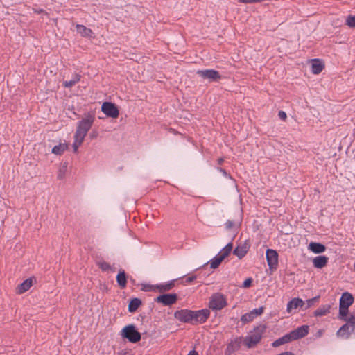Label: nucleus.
I'll list each match as a JSON object with an SVG mask.
<instances>
[{
	"label": "nucleus",
	"mask_w": 355,
	"mask_h": 355,
	"mask_svg": "<svg viewBox=\"0 0 355 355\" xmlns=\"http://www.w3.org/2000/svg\"><path fill=\"white\" fill-rule=\"evenodd\" d=\"M94 120V114L92 112H88L85 118L78 121L74 137H79L80 143L83 142L85 137L92 128Z\"/></svg>",
	"instance_id": "1"
},
{
	"label": "nucleus",
	"mask_w": 355,
	"mask_h": 355,
	"mask_svg": "<svg viewBox=\"0 0 355 355\" xmlns=\"http://www.w3.org/2000/svg\"><path fill=\"white\" fill-rule=\"evenodd\" d=\"M266 329V324H261L254 327L251 334L247 336L244 340V343L247 347L252 348L257 345L261 341L262 335Z\"/></svg>",
	"instance_id": "2"
},
{
	"label": "nucleus",
	"mask_w": 355,
	"mask_h": 355,
	"mask_svg": "<svg viewBox=\"0 0 355 355\" xmlns=\"http://www.w3.org/2000/svg\"><path fill=\"white\" fill-rule=\"evenodd\" d=\"M123 338L128 340L130 343H137L141 340V334L139 332L135 324H130L125 326L121 332Z\"/></svg>",
	"instance_id": "3"
},
{
	"label": "nucleus",
	"mask_w": 355,
	"mask_h": 355,
	"mask_svg": "<svg viewBox=\"0 0 355 355\" xmlns=\"http://www.w3.org/2000/svg\"><path fill=\"white\" fill-rule=\"evenodd\" d=\"M227 304L225 295L220 293H216L210 297L209 307L212 310L219 311L225 307Z\"/></svg>",
	"instance_id": "4"
},
{
	"label": "nucleus",
	"mask_w": 355,
	"mask_h": 355,
	"mask_svg": "<svg viewBox=\"0 0 355 355\" xmlns=\"http://www.w3.org/2000/svg\"><path fill=\"white\" fill-rule=\"evenodd\" d=\"M191 322L193 325L205 323L210 315V311L207 309H203L198 311H191Z\"/></svg>",
	"instance_id": "5"
},
{
	"label": "nucleus",
	"mask_w": 355,
	"mask_h": 355,
	"mask_svg": "<svg viewBox=\"0 0 355 355\" xmlns=\"http://www.w3.org/2000/svg\"><path fill=\"white\" fill-rule=\"evenodd\" d=\"M178 295L177 293H161L154 301L157 303L162 304L163 306H171L177 302Z\"/></svg>",
	"instance_id": "6"
},
{
	"label": "nucleus",
	"mask_w": 355,
	"mask_h": 355,
	"mask_svg": "<svg viewBox=\"0 0 355 355\" xmlns=\"http://www.w3.org/2000/svg\"><path fill=\"white\" fill-rule=\"evenodd\" d=\"M101 111L107 116L116 119L119 115L117 105L112 102L105 101L101 105Z\"/></svg>",
	"instance_id": "7"
},
{
	"label": "nucleus",
	"mask_w": 355,
	"mask_h": 355,
	"mask_svg": "<svg viewBox=\"0 0 355 355\" xmlns=\"http://www.w3.org/2000/svg\"><path fill=\"white\" fill-rule=\"evenodd\" d=\"M266 261L270 270H276L278 266V253L273 249H267L266 252Z\"/></svg>",
	"instance_id": "8"
},
{
	"label": "nucleus",
	"mask_w": 355,
	"mask_h": 355,
	"mask_svg": "<svg viewBox=\"0 0 355 355\" xmlns=\"http://www.w3.org/2000/svg\"><path fill=\"white\" fill-rule=\"evenodd\" d=\"M196 73L204 79H209L210 82L217 81L221 78L220 73L215 69L198 70Z\"/></svg>",
	"instance_id": "9"
},
{
	"label": "nucleus",
	"mask_w": 355,
	"mask_h": 355,
	"mask_svg": "<svg viewBox=\"0 0 355 355\" xmlns=\"http://www.w3.org/2000/svg\"><path fill=\"white\" fill-rule=\"evenodd\" d=\"M309 327L308 325H302L297 329L289 332L293 340L302 338L308 335Z\"/></svg>",
	"instance_id": "10"
},
{
	"label": "nucleus",
	"mask_w": 355,
	"mask_h": 355,
	"mask_svg": "<svg viewBox=\"0 0 355 355\" xmlns=\"http://www.w3.org/2000/svg\"><path fill=\"white\" fill-rule=\"evenodd\" d=\"M191 311L192 310L189 309H181L178 310L174 313V317L178 320L179 321L184 323H190L191 322Z\"/></svg>",
	"instance_id": "11"
},
{
	"label": "nucleus",
	"mask_w": 355,
	"mask_h": 355,
	"mask_svg": "<svg viewBox=\"0 0 355 355\" xmlns=\"http://www.w3.org/2000/svg\"><path fill=\"white\" fill-rule=\"evenodd\" d=\"M265 308L260 306L258 309H254L250 312L245 313L241 318V320L243 323L252 322L257 316L261 315L264 311Z\"/></svg>",
	"instance_id": "12"
},
{
	"label": "nucleus",
	"mask_w": 355,
	"mask_h": 355,
	"mask_svg": "<svg viewBox=\"0 0 355 355\" xmlns=\"http://www.w3.org/2000/svg\"><path fill=\"white\" fill-rule=\"evenodd\" d=\"M241 337H236L234 340H232L227 344L224 355H232L234 352L239 350L241 347Z\"/></svg>",
	"instance_id": "13"
},
{
	"label": "nucleus",
	"mask_w": 355,
	"mask_h": 355,
	"mask_svg": "<svg viewBox=\"0 0 355 355\" xmlns=\"http://www.w3.org/2000/svg\"><path fill=\"white\" fill-rule=\"evenodd\" d=\"M250 247L249 241L246 240L243 244L239 245L234 250L233 254L239 259L243 258L248 253Z\"/></svg>",
	"instance_id": "14"
},
{
	"label": "nucleus",
	"mask_w": 355,
	"mask_h": 355,
	"mask_svg": "<svg viewBox=\"0 0 355 355\" xmlns=\"http://www.w3.org/2000/svg\"><path fill=\"white\" fill-rule=\"evenodd\" d=\"M33 282H36V278L35 277H31L25 279L22 283L17 286V293L18 294H22L28 291L32 286Z\"/></svg>",
	"instance_id": "15"
},
{
	"label": "nucleus",
	"mask_w": 355,
	"mask_h": 355,
	"mask_svg": "<svg viewBox=\"0 0 355 355\" xmlns=\"http://www.w3.org/2000/svg\"><path fill=\"white\" fill-rule=\"evenodd\" d=\"M304 306H305V302L301 298L294 297L288 302L286 311L288 313H291L293 309L297 308H300L303 311Z\"/></svg>",
	"instance_id": "16"
},
{
	"label": "nucleus",
	"mask_w": 355,
	"mask_h": 355,
	"mask_svg": "<svg viewBox=\"0 0 355 355\" xmlns=\"http://www.w3.org/2000/svg\"><path fill=\"white\" fill-rule=\"evenodd\" d=\"M354 300V298L352 294L349 292H344L340 298L339 305L349 308L353 304Z\"/></svg>",
	"instance_id": "17"
},
{
	"label": "nucleus",
	"mask_w": 355,
	"mask_h": 355,
	"mask_svg": "<svg viewBox=\"0 0 355 355\" xmlns=\"http://www.w3.org/2000/svg\"><path fill=\"white\" fill-rule=\"evenodd\" d=\"M329 258L325 255L315 257L313 259V265L315 268L321 269L328 263Z\"/></svg>",
	"instance_id": "18"
},
{
	"label": "nucleus",
	"mask_w": 355,
	"mask_h": 355,
	"mask_svg": "<svg viewBox=\"0 0 355 355\" xmlns=\"http://www.w3.org/2000/svg\"><path fill=\"white\" fill-rule=\"evenodd\" d=\"M178 281V279H173L169 281L168 282L163 284H156L155 288L157 290V292L160 293H165L167 291H171L175 285V282Z\"/></svg>",
	"instance_id": "19"
},
{
	"label": "nucleus",
	"mask_w": 355,
	"mask_h": 355,
	"mask_svg": "<svg viewBox=\"0 0 355 355\" xmlns=\"http://www.w3.org/2000/svg\"><path fill=\"white\" fill-rule=\"evenodd\" d=\"M308 249L315 254H320L325 252L327 248L321 243L312 241L309 244Z\"/></svg>",
	"instance_id": "20"
},
{
	"label": "nucleus",
	"mask_w": 355,
	"mask_h": 355,
	"mask_svg": "<svg viewBox=\"0 0 355 355\" xmlns=\"http://www.w3.org/2000/svg\"><path fill=\"white\" fill-rule=\"evenodd\" d=\"M116 279V282L121 288L123 289L126 287L128 276L124 270H119Z\"/></svg>",
	"instance_id": "21"
},
{
	"label": "nucleus",
	"mask_w": 355,
	"mask_h": 355,
	"mask_svg": "<svg viewBox=\"0 0 355 355\" xmlns=\"http://www.w3.org/2000/svg\"><path fill=\"white\" fill-rule=\"evenodd\" d=\"M311 71L313 74H319L324 68V63L320 59L311 60Z\"/></svg>",
	"instance_id": "22"
},
{
	"label": "nucleus",
	"mask_w": 355,
	"mask_h": 355,
	"mask_svg": "<svg viewBox=\"0 0 355 355\" xmlns=\"http://www.w3.org/2000/svg\"><path fill=\"white\" fill-rule=\"evenodd\" d=\"M142 304V301L141 299L138 297L131 298L129 301L128 304V311L130 313H135L139 309V307Z\"/></svg>",
	"instance_id": "23"
},
{
	"label": "nucleus",
	"mask_w": 355,
	"mask_h": 355,
	"mask_svg": "<svg viewBox=\"0 0 355 355\" xmlns=\"http://www.w3.org/2000/svg\"><path fill=\"white\" fill-rule=\"evenodd\" d=\"M292 341H293V340L290 334L288 333V334H285L284 336H282L281 338L275 340L272 343L271 345L273 347H279L280 345L291 343Z\"/></svg>",
	"instance_id": "24"
},
{
	"label": "nucleus",
	"mask_w": 355,
	"mask_h": 355,
	"mask_svg": "<svg viewBox=\"0 0 355 355\" xmlns=\"http://www.w3.org/2000/svg\"><path fill=\"white\" fill-rule=\"evenodd\" d=\"M76 31L83 37H92L93 35V31L92 29L86 27L84 25L77 24Z\"/></svg>",
	"instance_id": "25"
},
{
	"label": "nucleus",
	"mask_w": 355,
	"mask_h": 355,
	"mask_svg": "<svg viewBox=\"0 0 355 355\" xmlns=\"http://www.w3.org/2000/svg\"><path fill=\"white\" fill-rule=\"evenodd\" d=\"M330 309H331V305H329V304L322 305L313 312V315L315 317H321V316L326 315L327 313H329L330 312Z\"/></svg>",
	"instance_id": "26"
},
{
	"label": "nucleus",
	"mask_w": 355,
	"mask_h": 355,
	"mask_svg": "<svg viewBox=\"0 0 355 355\" xmlns=\"http://www.w3.org/2000/svg\"><path fill=\"white\" fill-rule=\"evenodd\" d=\"M233 249V243L232 242H229L218 254L219 257H221V259H225L227 258L231 253Z\"/></svg>",
	"instance_id": "27"
},
{
	"label": "nucleus",
	"mask_w": 355,
	"mask_h": 355,
	"mask_svg": "<svg viewBox=\"0 0 355 355\" xmlns=\"http://www.w3.org/2000/svg\"><path fill=\"white\" fill-rule=\"evenodd\" d=\"M67 148V144H60L52 148L51 153L57 155H61Z\"/></svg>",
	"instance_id": "28"
},
{
	"label": "nucleus",
	"mask_w": 355,
	"mask_h": 355,
	"mask_svg": "<svg viewBox=\"0 0 355 355\" xmlns=\"http://www.w3.org/2000/svg\"><path fill=\"white\" fill-rule=\"evenodd\" d=\"M81 76L76 73L75 76L70 80H66L63 82V86L67 88H70L72 86L75 85L80 80Z\"/></svg>",
	"instance_id": "29"
},
{
	"label": "nucleus",
	"mask_w": 355,
	"mask_h": 355,
	"mask_svg": "<svg viewBox=\"0 0 355 355\" xmlns=\"http://www.w3.org/2000/svg\"><path fill=\"white\" fill-rule=\"evenodd\" d=\"M349 308L339 305V314L338 318L341 320H347Z\"/></svg>",
	"instance_id": "30"
},
{
	"label": "nucleus",
	"mask_w": 355,
	"mask_h": 355,
	"mask_svg": "<svg viewBox=\"0 0 355 355\" xmlns=\"http://www.w3.org/2000/svg\"><path fill=\"white\" fill-rule=\"evenodd\" d=\"M223 261V259H221V257H219L218 254H217L209 261L210 268L211 269H216V268H218Z\"/></svg>",
	"instance_id": "31"
},
{
	"label": "nucleus",
	"mask_w": 355,
	"mask_h": 355,
	"mask_svg": "<svg viewBox=\"0 0 355 355\" xmlns=\"http://www.w3.org/2000/svg\"><path fill=\"white\" fill-rule=\"evenodd\" d=\"M349 324L347 322L345 324H344L339 329L338 331H337V335L338 336H343L344 334H347L348 335H349L351 334V332H352L354 331V328L352 329L351 331H349Z\"/></svg>",
	"instance_id": "32"
},
{
	"label": "nucleus",
	"mask_w": 355,
	"mask_h": 355,
	"mask_svg": "<svg viewBox=\"0 0 355 355\" xmlns=\"http://www.w3.org/2000/svg\"><path fill=\"white\" fill-rule=\"evenodd\" d=\"M320 297V295H317L313 298L307 300L306 303H305V306H304V308L303 309V311L307 310L308 309L313 306L315 303L318 302Z\"/></svg>",
	"instance_id": "33"
},
{
	"label": "nucleus",
	"mask_w": 355,
	"mask_h": 355,
	"mask_svg": "<svg viewBox=\"0 0 355 355\" xmlns=\"http://www.w3.org/2000/svg\"><path fill=\"white\" fill-rule=\"evenodd\" d=\"M68 163L64 162L62 165L60 166V168L58 170V180H62L66 174L67 169Z\"/></svg>",
	"instance_id": "34"
},
{
	"label": "nucleus",
	"mask_w": 355,
	"mask_h": 355,
	"mask_svg": "<svg viewBox=\"0 0 355 355\" xmlns=\"http://www.w3.org/2000/svg\"><path fill=\"white\" fill-rule=\"evenodd\" d=\"M97 266L99 268L101 269L102 271H107L108 270H112V266L105 261H101L97 262Z\"/></svg>",
	"instance_id": "35"
},
{
	"label": "nucleus",
	"mask_w": 355,
	"mask_h": 355,
	"mask_svg": "<svg viewBox=\"0 0 355 355\" xmlns=\"http://www.w3.org/2000/svg\"><path fill=\"white\" fill-rule=\"evenodd\" d=\"M141 291L145 292H150V291H157V288H155L156 285H151L148 284H141Z\"/></svg>",
	"instance_id": "36"
},
{
	"label": "nucleus",
	"mask_w": 355,
	"mask_h": 355,
	"mask_svg": "<svg viewBox=\"0 0 355 355\" xmlns=\"http://www.w3.org/2000/svg\"><path fill=\"white\" fill-rule=\"evenodd\" d=\"M346 25L350 28H355V15H349L347 17Z\"/></svg>",
	"instance_id": "37"
},
{
	"label": "nucleus",
	"mask_w": 355,
	"mask_h": 355,
	"mask_svg": "<svg viewBox=\"0 0 355 355\" xmlns=\"http://www.w3.org/2000/svg\"><path fill=\"white\" fill-rule=\"evenodd\" d=\"M74 139H75V141L73 144V152L75 153H77L78 152V147L83 144V142L80 143L79 137H74Z\"/></svg>",
	"instance_id": "38"
},
{
	"label": "nucleus",
	"mask_w": 355,
	"mask_h": 355,
	"mask_svg": "<svg viewBox=\"0 0 355 355\" xmlns=\"http://www.w3.org/2000/svg\"><path fill=\"white\" fill-rule=\"evenodd\" d=\"M252 282L253 279L251 277H248L243 281L242 286L245 288H250L252 286Z\"/></svg>",
	"instance_id": "39"
},
{
	"label": "nucleus",
	"mask_w": 355,
	"mask_h": 355,
	"mask_svg": "<svg viewBox=\"0 0 355 355\" xmlns=\"http://www.w3.org/2000/svg\"><path fill=\"white\" fill-rule=\"evenodd\" d=\"M347 322L350 326L353 327L354 329L355 327V314L351 315L349 317H347V320H345Z\"/></svg>",
	"instance_id": "40"
},
{
	"label": "nucleus",
	"mask_w": 355,
	"mask_h": 355,
	"mask_svg": "<svg viewBox=\"0 0 355 355\" xmlns=\"http://www.w3.org/2000/svg\"><path fill=\"white\" fill-rule=\"evenodd\" d=\"M197 278V276L196 275H191L190 277H188L185 279V280L184 282H182V284H191L192 283L194 280H196Z\"/></svg>",
	"instance_id": "41"
},
{
	"label": "nucleus",
	"mask_w": 355,
	"mask_h": 355,
	"mask_svg": "<svg viewBox=\"0 0 355 355\" xmlns=\"http://www.w3.org/2000/svg\"><path fill=\"white\" fill-rule=\"evenodd\" d=\"M33 11L34 13H37V14H45V15H47V12L42 8H33Z\"/></svg>",
	"instance_id": "42"
},
{
	"label": "nucleus",
	"mask_w": 355,
	"mask_h": 355,
	"mask_svg": "<svg viewBox=\"0 0 355 355\" xmlns=\"http://www.w3.org/2000/svg\"><path fill=\"white\" fill-rule=\"evenodd\" d=\"M98 136V132L96 130H92V131L89 134V137L91 139H96Z\"/></svg>",
	"instance_id": "43"
},
{
	"label": "nucleus",
	"mask_w": 355,
	"mask_h": 355,
	"mask_svg": "<svg viewBox=\"0 0 355 355\" xmlns=\"http://www.w3.org/2000/svg\"><path fill=\"white\" fill-rule=\"evenodd\" d=\"M234 227V223L233 221L232 220H227L226 223H225V228L227 230H231L232 229L233 227Z\"/></svg>",
	"instance_id": "44"
},
{
	"label": "nucleus",
	"mask_w": 355,
	"mask_h": 355,
	"mask_svg": "<svg viewBox=\"0 0 355 355\" xmlns=\"http://www.w3.org/2000/svg\"><path fill=\"white\" fill-rule=\"evenodd\" d=\"M278 116L282 121H286L287 119L286 113L282 110L279 112Z\"/></svg>",
	"instance_id": "45"
},
{
	"label": "nucleus",
	"mask_w": 355,
	"mask_h": 355,
	"mask_svg": "<svg viewBox=\"0 0 355 355\" xmlns=\"http://www.w3.org/2000/svg\"><path fill=\"white\" fill-rule=\"evenodd\" d=\"M222 173L224 176L225 177H230V175L229 173H227V172L226 171V170H225L224 168H218Z\"/></svg>",
	"instance_id": "46"
},
{
	"label": "nucleus",
	"mask_w": 355,
	"mask_h": 355,
	"mask_svg": "<svg viewBox=\"0 0 355 355\" xmlns=\"http://www.w3.org/2000/svg\"><path fill=\"white\" fill-rule=\"evenodd\" d=\"M187 355H198V353L195 349H193L190 351Z\"/></svg>",
	"instance_id": "47"
},
{
	"label": "nucleus",
	"mask_w": 355,
	"mask_h": 355,
	"mask_svg": "<svg viewBox=\"0 0 355 355\" xmlns=\"http://www.w3.org/2000/svg\"><path fill=\"white\" fill-rule=\"evenodd\" d=\"M223 162H224V159L222 157L218 159V160H217L218 165H221L223 163Z\"/></svg>",
	"instance_id": "48"
},
{
	"label": "nucleus",
	"mask_w": 355,
	"mask_h": 355,
	"mask_svg": "<svg viewBox=\"0 0 355 355\" xmlns=\"http://www.w3.org/2000/svg\"><path fill=\"white\" fill-rule=\"evenodd\" d=\"M322 331H322V330H321V329H320V330H319V331H318V336H320L322 334Z\"/></svg>",
	"instance_id": "49"
},
{
	"label": "nucleus",
	"mask_w": 355,
	"mask_h": 355,
	"mask_svg": "<svg viewBox=\"0 0 355 355\" xmlns=\"http://www.w3.org/2000/svg\"><path fill=\"white\" fill-rule=\"evenodd\" d=\"M112 272H114L115 271V268H112V270H111Z\"/></svg>",
	"instance_id": "50"
},
{
	"label": "nucleus",
	"mask_w": 355,
	"mask_h": 355,
	"mask_svg": "<svg viewBox=\"0 0 355 355\" xmlns=\"http://www.w3.org/2000/svg\"><path fill=\"white\" fill-rule=\"evenodd\" d=\"M354 271H355V263H354Z\"/></svg>",
	"instance_id": "51"
}]
</instances>
